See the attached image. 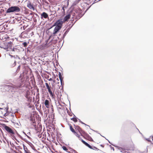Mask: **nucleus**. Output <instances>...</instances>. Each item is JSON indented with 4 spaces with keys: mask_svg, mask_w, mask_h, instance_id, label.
Returning a JSON list of instances; mask_svg holds the SVG:
<instances>
[{
    "mask_svg": "<svg viewBox=\"0 0 153 153\" xmlns=\"http://www.w3.org/2000/svg\"><path fill=\"white\" fill-rule=\"evenodd\" d=\"M29 43V42H25L22 43V45H23L24 47H26Z\"/></svg>",
    "mask_w": 153,
    "mask_h": 153,
    "instance_id": "18",
    "label": "nucleus"
},
{
    "mask_svg": "<svg viewBox=\"0 0 153 153\" xmlns=\"http://www.w3.org/2000/svg\"><path fill=\"white\" fill-rule=\"evenodd\" d=\"M81 133L85 135L86 136L88 137L89 139H90L91 140L92 139L91 137H90L88 134H87L86 133H85V132L82 129L80 133L81 134Z\"/></svg>",
    "mask_w": 153,
    "mask_h": 153,
    "instance_id": "12",
    "label": "nucleus"
},
{
    "mask_svg": "<svg viewBox=\"0 0 153 153\" xmlns=\"http://www.w3.org/2000/svg\"><path fill=\"white\" fill-rule=\"evenodd\" d=\"M120 152H123V153H126L125 152H123V151H120Z\"/></svg>",
    "mask_w": 153,
    "mask_h": 153,
    "instance_id": "54",
    "label": "nucleus"
},
{
    "mask_svg": "<svg viewBox=\"0 0 153 153\" xmlns=\"http://www.w3.org/2000/svg\"><path fill=\"white\" fill-rule=\"evenodd\" d=\"M111 149H113V151H114V148L113 147H111Z\"/></svg>",
    "mask_w": 153,
    "mask_h": 153,
    "instance_id": "40",
    "label": "nucleus"
},
{
    "mask_svg": "<svg viewBox=\"0 0 153 153\" xmlns=\"http://www.w3.org/2000/svg\"><path fill=\"white\" fill-rule=\"evenodd\" d=\"M7 46H5L7 48L6 49L9 48L11 50L13 47H12V42L11 41L8 42L7 43Z\"/></svg>",
    "mask_w": 153,
    "mask_h": 153,
    "instance_id": "8",
    "label": "nucleus"
},
{
    "mask_svg": "<svg viewBox=\"0 0 153 153\" xmlns=\"http://www.w3.org/2000/svg\"><path fill=\"white\" fill-rule=\"evenodd\" d=\"M108 142H109V143H110L111 144V143L110 142L109 140H108Z\"/></svg>",
    "mask_w": 153,
    "mask_h": 153,
    "instance_id": "57",
    "label": "nucleus"
},
{
    "mask_svg": "<svg viewBox=\"0 0 153 153\" xmlns=\"http://www.w3.org/2000/svg\"><path fill=\"white\" fill-rule=\"evenodd\" d=\"M16 140L18 142H19V140H18L17 139Z\"/></svg>",
    "mask_w": 153,
    "mask_h": 153,
    "instance_id": "53",
    "label": "nucleus"
},
{
    "mask_svg": "<svg viewBox=\"0 0 153 153\" xmlns=\"http://www.w3.org/2000/svg\"><path fill=\"white\" fill-rule=\"evenodd\" d=\"M70 17L71 15L69 14H68L64 17L63 20L62 19V21H63L64 22H65L67 21H68L69 19L70 18Z\"/></svg>",
    "mask_w": 153,
    "mask_h": 153,
    "instance_id": "9",
    "label": "nucleus"
},
{
    "mask_svg": "<svg viewBox=\"0 0 153 153\" xmlns=\"http://www.w3.org/2000/svg\"><path fill=\"white\" fill-rule=\"evenodd\" d=\"M16 60H14V63L11 65L12 67H13L15 66L16 65Z\"/></svg>",
    "mask_w": 153,
    "mask_h": 153,
    "instance_id": "29",
    "label": "nucleus"
},
{
    "mask_svg": "<svg viewBox=\"0 0 153 153\" xmlns=\"http://www.w3.org/2000/svg\"><path fill=\"white\" fill-rule=\"evenodd\" d=\"M27 7L30 9H33V10L34 9L33 6L30 3L27 4Z\"/></svg>",
    "mask_w": 153,
    "mask_h": 153,
    "instance_id": "15",
    "label": "nucleus"
},
{
    "mask_svg": "<svg viewBox=\"0 0 153 153\" xmlns=\"http://www.w3.org/2000/svg\"><path fill=\"white\" fill-rule=\"evenodd\" d=\"M0 109H2V108H0Z\"/></svg>",
    "mask_w": 153,
    "mask_h": 153,
    "instance_id": "58",
    "label": "nucleus"
},
{
    "mask_svg": "<svg viewBox=\"0 0 153 153\" xmlns=\"http://www.w3.org/2000/svg\"><path fill=\"white\" fill-rule=\"evenodd\" d=\"M70 128L71 131L73 133H75V131L74 130V129L73 128L72 126L71 125L70 126Z\"/></svg>",
    "mask_w": 153,
    "mask_h": 153,
    "instance_id": "17",
    "label": "nucleus"
},
{
    "mask_svg": "<svg viewBox=\"0 0 153 153\" xmlns=\"http://www.w3.org/2000/svg\"><path fill=\"white\" fill-rule=\"evenodd\" d=\"M33 14V13H31L30 14V15H32Z\"/></svg>",
    "mask_w": 153,
    "mask_h": 153,
    "instance_id": "52",
    "label": "nucleus"
},
{
    "mask_svg": "<svg viewBox=\"0 0 153 153\" xmlns=\"http://www.w3.org/2000/svg\"><path fill=\"white\" fill-rule=\"evenodd\" d=\"M51 87H50V86H49V87H47V89H48V90H49V89H51Z\"/></svg>",
    "mask_w": 153,
    "mask_h": 153,
    "instance_id": "37",
    "label": "nucleus"
},
{
    "mask_svg": "<svg viewBox=\"0 0 153 153\" xmlns=\"http://www.w3.org/2000/svg\"><path fill=\"white\" fill-rule=\"evenodd\" d=\"M95 131V132H96V133H97V132H98V131Z\"/></svg>",
    "mask_w": 153,
    "mask_h": 153,
    "instance_id": "55",
    "label": "nucleus"
},
{
    "mask_svg": "<svg viewBox=\"0 0 153 153\" xmlns=\"http://www.w3.org/2000/svg\"><path fill=\"white\" fill-rule=\"evenodd\" d=\"M64 23L62 21V19H60L58 20L53 25V26H58L59 27L61 28L63 24Z\"/></svg>",
    "mask_w": 153,
    "mask_h": 153,
    "instance_id": "4",
    "label": "nucleus"
},
{
    "mask_svg": "<svg viewBox=\"0 0 153 153\" xmlns=\"http://www.w3.org/2000/svg\"><path fill=\"white\" fill-rule=\"evenodd\" d=\"M20 65H19L18 66V68H17V70H19L20 69Z\"/></svg>",
    "mask_w": 153,
    "mask_h": 153,
    "instance_id": "38",
    "label": "nucleus"
},
{
    "mask_svg": "<svg viewBox=\"0 0 153 153\" xmlns=\"http://www.w3.org/2000/svg\"><path fill=\"white\" fill-rule=\"evenodd\" d=\"M6 109L7 111L8 110V107H7L6 108Z\"/></svg>",
    "mask_w": 153,
    "mask_h": 153,
    "instance_id": "45",
    "label": "nucleus"
},
{
    "mask_svg": "<svg viewBox=\"0 0 153 153\" xmlns=\"http://www.w3.org/2000/svg\"><path fill=\"white\" fill-rule=\"evenodd\" d=\"M81 139V141L82 142V143L84 144L86 146H87L88 145V143L86 142L83 139H82V138H80Z\"/></svg>",
    "mask_w": 153,
    "mask_h": 153,
    "instance_id": "16",
    "label": "nucleus"
},
{
    "mask_svg": "<svg viewBox=\"0 0 153 153\" xmlns=\"http://www.w3.org/2000/svg\"><path fill=\"white\" fill-rule=\"evenodd\" d=\"M67 152H68V153H73V152H70V151H67Z\"/></svg>",
    "mask_w": 153,
    "mask_h": 153,
    "instance_id": "44",
    "label": "nucleus"
},
{
    "mask_svg": "<svg viewBox=\"0 0 153 153\" xmlns=\"http://www.w3.org/2000/svg\"><path fill=\"white\" fill-rule=\"evenodd\" d=\"M4 87L5 88H8L10 90L11 89H16L19 88L20 86L16 85L11 84L10 85H4Z\"/></svg>",
    "mask_w": 153,
    "mask_h": 153,
    "instance_id": "5",
    "label": "nucleus"
},
{
    "mask_svg": "<svg viewBox=\"0 0 153 153\" xmlns=\"http://www.w3.org/2000/svg\"><path fill=\"white\" fill-rule=\"evenodd\" d=\"M12 137H13V139H14L15 140L16 139V138L15 137V136H14V134H13V135H10Z\"/></svg>",
    "mask_w": 153,
    "mask_h": 153,
    "instance_id": "33",
    "label": "nucleus"
},
{
    "mask_svg": "<svg viewBox=\"0 0 153 153\" xmlns=\"http://www.w3.org/2000/svg\"><path fill=\"white\" fill-rule=\"evenodd\" d=\"M15 124L16 125H17L18 126H19V124L18 123H15Z\"/></svg>",
    "mask_w": 153,
    "mask_h": 153,
    "instance_id": "41",
    "label": "nucleus"
},
{
    "mask_svg": "<svg viewBox=\"0 0 153 153\" xmlns=\"http://www.w3.org/2000/svg\"><path fill=\"white\" fill-rule=\"evenodd\" d=\"M55 42H56L57 41L56 40V41H55Z\"/></svg>",
    "mask_w": 153,
    "mask_h": 153,
    "instance_id": "60",
    "label": "nucleus"
},
{
    "mask_svg": "<svg viewBox=\"0 0 153 153\" xmlns=\"http://www.w3.org/2000/svg\"><path fill=\"white\" fill-rule=\"evenodd\" d=\"M87 147H88L90 149H93V150H94L95 149H94L93 148V146H91L89 144H88V145L87 146Z\"/></svg>",
    "mask_w": 153,
    "mask_h": 153,
    "instance_id": "27",
    "label": "nucleus"
},
{
    "mask_svg": "<svg viewBox=\"0 0 153 153\" xmlns=\"http://www.w3.org/2000/svg\"><path fill=\"white\" fill-rule=\"evenodd\" d=\"M62 13H63V11L64 12V11H65V9L64 8V7H62Z\"/></svg>",
    "mask_w": 153,
    "mask_h": 153,
    "instance_id": "36",
    "label": "nucleus"
},
{
    "mask_svg": "<svg viewBox=\"0 0 153 153\" xmlns=\"http://www.w3.org/2000/svg\"><path fill=\"white\" fill-rule=\"evenodd\" d=\"M111 145H112L113 146H114V147L117 148V149L119 150H120V149H122V148L121 147L118 146H116V145H113L112 144H111Z\"/></svg>",
    "mask_w": 153,
    "mask_h": 153,
    "instance_id": "23",
    "label": "nucleus"
},
{
    "mask_svg": "<svg viewBox=\"0 0 153 153\" xmlns=\"http://www.w3.org/2000/svg\"><path fill=\"white\" fill-rule=\"evenodd\" d=\"M101 146L102 147H103V146L102 145H101Z\"/></svg>",
    "mask_w": 153,
    "mask_h": 153,
    "instance_id": "56",
    "label": "nucleus"
},
{
    "mask_svg": "<svg viewBox=\"0 0 153 153\" xmlns=\"http://www.w3.org/2000/svg\"><path fill=\"white\" fill-rule=\"evenodd\" d=\"M21 48L19 46H15L10 50L11 53L14 55L18 54L21 51Z\"/></svg>",
    "mask_w": 153,
    "mask_h": 153,
    "instance_id": "1",
    "label": "nucleus"
},
{
    "mask_svg": "<svg viewBox=\"0 0 153 153\" xmlns=\"http://www.w3.org/2000/svg\"><path fill=\"white\" fill-rule=\"evenodd\" d=\"M43 18L45 19L48 18V15L45 12H43L41 14V18L43 19Z\"/></svg>",
    "mask_w": 153,
    "mask_h": 153,
    "instance_id": "6",
    "label": "nucleus"
},
{
    "mask_svg": "<svg viewBox=\"0 0 153 153\" xmlns=\"http://www.w3.org/2000/svg\"><path fill=\"white\" fill-rule=\"evenodd\" d=\"M34 22H36V19H35L34 20Z\"/></svg>",
    "mask_w": 153,
    "mask_h": 153,
    "instance_id": "47",
    "label": "nucleus"
},
{
    "mask_svg": "<svg viewBox=\"0 0 153 153\" xmlns=\"http://www.w3.org/2000/svg\"><path fill=\"white\" fill-rule=\"evenodd\" d=\"M10 56L11 57H13V56L12 55H10Z\"/></svg>",
    "mask_w": 153,
    "mask_h": 153,
    "instance_id": "48",
    "label": "nucleus"
},
{
    "mask_svg": "<svg viewBox=\"0 0 153 153\" xmlns=\"http://www.w3.org/2000/svg\"><path fill=\"white\" fill-rule=\"evenodd\" d=\"M16 131V134L17 135H18V136L22 140H23V138H22V137Z\"/></svg>",
    "mask_w": 153,
    "mask_h": 153,
    "instance_id": "24",
    "label": "nucleus"
},
{
    "mask_svg": "<svg viewBox=\"0 0 153 153\" xmlns=\"http://www.w3.org/2000/svg\"><path fill=\"white\" fill-rule=\"evenodd\" d=\"M27 143L33 150H34L35 151H37V150L35 149L34 145L32 143L28 141H27Z\"/></svg>",
    "mask_w": 153,
    "mask_h": 153,
    "instance_id": "10",
    "label": "nucleus"
},
{
    "mask_svg": "<svg viewBox=\"0 0 153 153\" xmlns=\"http://www.w3.org/2000/svg\"><path fill=\"white\" fill-rule=\"evenodd\" d=\"M153 137V136H152V138Z\"/></svg>",
    "mask_w": 153,
    "mask_h": 153,
    "instance_id": "61",
    "label": "nucleus"
},
{
    "mask_svg": "<svg viewBox=\"0 0 153 153\" xmlns=\"http://www.w3.org/2000/svg\"><path fill=\"white\" fill-rule=\"evenodd\" d=\"M71 152H74V153H78L75 150L73 149H71Z\"/></svg>",
    "mask_w": 153,
    "mask_h": 153,
    "instance_id": "31",
    "label": "nucleus"
},
{
    "mask_svg": "<svg viewBox=\"0 0 153 153\" xmlns=\"http://www.w3.org/2000/svg\"><path fill=\"white\" fill-rule=\"evenodd\" d=\"M71 120H73L74 122H77V118L76 117H74L71 118Z\"/></svg>",
    "mask_w": 153,
    "mask_h": 153,
    "instance_id": "19",
    "label": "nucleus"
},
{
    "mask_svg": "<svg viewBox=\"0 0 153 153\" xmlns=\"http://www.w3.org/2000/svg\"><path fill=\"white\" fill-rule=\"evenodd\" d=\"M84 124V125H86V126H89V127H90L88 125H87L86 124H85H85Z\"/></svg>",
    "mask_w": 153,
    "mask_h": 153,
    "instance_id": "51",
    "label": "nucleus"
},
{
    "mask_svg": "<svg viewBox=\"0 0 153 153\" xmlns=\"http://www.w3.org/2000/svg\"><path fill=\"white\" fill-rule=\"evenodd\" d=\"M22 132H23V133L24 134H25V136L27 135L26 134V133H25V132H24V131H23Z\"/></svg>",
    "mask_w": 153,
    "mask_h": 153,
    "instance_id": "42",
    "label": "nucleus"
},
{
    "mask_svg": "<svg viewBox=\"0 0 153 153\" xmlns=\"http://www.w3.org/2000/svg\"><path fill=\"white\" fill-rule=\"evenodd\" d=\"M26 136L28 138H30V137L29 136H28L27 135H26Z\"/></svg>",
    "mask_w": 153,
    "mask_h": 153,
    "instance_id": "46",
    "label": "nucleus"
},
{
    "mask_svg": "<svg viewBox=\"0 0 153 153\" xmlns=\"http://www.w3.org/2000/svg\"><path fill=\"white\" fill-rule=\"evenodd\" d=\"M0 48L5 49H7V47H5H5H4L2 45H0Z\"/></svg>",
    "mask_w": 153,
    "mask_h": 153,
    "instance_id": "30",
    "label": "nucleus"
},
{
    "mask_svg": "<svg viewBox=\"0 0 153 153\" xmlns=\"http://www.w3.org/2000/svg\"><path fill=\"white\" fill-rule=\"evenodd\" d=\"M13 57L15 58H16V59L18 58L19 59H20L19 57H18V56L17 55H16V56L15 55L13 56Z\"/></svg>",
    "mask_w": 153,
    "mask_h": 153,
    "instance_id": "32",
    "label": "nucleus"
},
{
    "mask_svg": "<svg viewBox=\"0 0 153 153\" xmlns=\"http://www.w3.org/2000/svg\"><path fill=\"white\" fill-rule=\"evenodd\" d=\"M23 147L24 149L25 153H29L30 152L29 150H28L27 147L24 144H23Z\"/></svg>",
    "mask_w": 153,
    "mask_h": 153,
    "instance_id": "13",
    "label": "nucleus"
},
{
    "mask_svg": "<svg viewBox=\"0 0 153 153\" xmlns=\"http://www.w3.org/2000/svg\"><path fill=\"white\" fill-rule=\"evenodd\" d=\"M22 22H24L23 21H21V22H20V23H22Z\"/></svg>",
    "mask_w": 153,
    "mask_h": 153,
    "instance_id": "50",
    "label": "nucleus"
},
{
    "mask_svg": "<svg viewBox=\"0 0 153 153\" xmlns=\"http://www.w3.org/2000/svg\"><path fill=\"white\" fill-rule=\"evenodd\" d=\"M50 96L52 97H53L54 96V94L53 93L52 91H51L49 92Z\"/></svg>",
    "mask_w": 153,
    "mask_h": 153,
    "instance_id": "28",
    "label": "nucleus"
},
{
    "mask_svg": "<svg viewBox=\"0 0 153 153\" xmlns=\"http://www.w3.org/2000/svg\"><path fill=\"white\" fill-rule=\"evenodd\" d=\"M78 120H79V122L80 123H81L82 124H85V123H84L83 122H82L81 121V120L80 119H78Z\"/></svg>",
    "mask_w": 153,
    "mask_h": 153,
    "instance_id": "35",
    "label": "nucleus"
},
{
    "mask_svg": "<svg viewBox=\"0 0 153 153\" xmlns=\"http://www.w3.org/2000/svg\"><path fill=\"white\" fill-rule=\"evenodd\" d=\"M68 30H66L64 33L63 36V38H64L65 36L66 35V34L68 33Z\"/></svg>",
    "mask_w": 153,
    "mask_h": 153,
    "instance_id": "26",
    "label": "nucleus"
},
{
    "mask_svg": "<svg viewBox=\"0 0 153 153\" xmlns=\"http://www.w3.org/2000/svg\"><path fill=\"white\" fill-rule=\"evenodd\" d=\"M48 92H51V91H52L51 90V89H49V90H48Z\"/></svg>",
    "mask_w": 153,
    "mask_h": 153,
    "instance_id": "39",
    "label": "nucleus"
},
{
    "mask_svg": "<svg viewBox=\"0 0 153 153\" xmlns=\"http://www.w3.org/2000/svg\"><path fill=\"white\" fill-rule=\"evenodd\" d=\"M61 28L58 26H56L54 29L53 34L54 36L59 31Z\"/></svg>",
    "mask_w": 153,
    "mask_h": 153,
    "instance_id": "7",
    "label": "nucleus"
},
{
    "mask_svg": "<svg viewBox=\"0 0 153 153\" xmlns=\"http://www.w3.org/2000/svg\"><path fill=\"white\" fill-rule=\"evenodd\" d=\"M52 80V79L51 78H50L49 79V80L50 81H51Z\"/></svg>",
    "mask_w": 153,
    "mask_h": 153,
    "instance_id": "43",
    "label": "nucleus"
},
{
    "mask_svg": "<svg viewBox=\"0 0 153 153\" xmlns=\"http://www.w3.org/2000/svg\"><path fill=\"white\" fill-rule=\"evenodd\" d=\"M62 148L63 150H64L66 152H67V151L68 150V149H67V147L65 146H63L62 147Z\"/></svg>",
    "mask_w": 153,
    "mask_h": 153,
    "instance_id": "22",
    "label": "nucleus"
},
{
    "mask_svg": "<svg viewBox=\"0 0 153 153\" xmlns=\"http://www.w3.org/2000/svg\"><path fill=\"white\" fill-rule=\"evenodd\" d=\"M71 106V104H70V106Z\"/></svg>",
    "mask_w": 153,
    "mask_h": 153,
    "instance_id": "59",
    "label": "nucleus"
},
{
    "mask_svg": "<svg viewBox=\"0 0 153 153\" xmlns=\"http://www.w3.org/2000/svg\"><path fill=\"white\" fill-rule=\"evenodd\" d=\"M74 134H75V135L77 137H78V138H79V140H81V139L80 138H81L80 137V135L78 134H77V133H76V132H75V133H74Z\"/></svg>",
    "mask_w": 153,
    "mask_h": 153,
    "instance_id": "21",
    "label": "nucleus"
},
{
    "mask_svg": "<svg viewBox=\"0 0 153 153\" xmlns=\"http://www.w3.org/2000/svg\"><path fill=\"white\" fill-rule=\"evenodd\" d=\"M59 78L61 83L62 85V82L63 81V77L62 76V74L61 72H59Z\"/></svg>",
    "mask_w": 153,
    "mask_h": 153,
    "instance_id": "11",
    "label": "nucleus"
},
{
    "mask_svg": "<svg viewBox=\"0 0 153 153\" xmlns=\"http://www.w3.org/2000/svg\"><path fill=\"white\" fill-rule=\"evenodd\" d=\"M93 148L94 149H95L94 150H96L97 151H98V150H99L100 151V152H103L101 150H100L99 149H98V148H97L96 147L94 146H93Z\"/></svg>",
    "mask_w": 153,
    "mask_h": 153,
    "instance_id": "25",
    "label": "nucleus"
},
{
    "mask_svg": "<svg viewBox=\"0 0 153 153\" xmlns=\"http://www.w3.org/2000/svg\"><path fill=\"white\" fill-rule=\"evenodd\" d=\"M45 85H46V87H47L49 86L48 84L47 83H45Z\"/></svg>",
    "mask_w": 153,
    "mask_h": 153,
    "instance_id": "34",
    "label": "nucleus"
},
{
    "mask_svg": "<svg viewBox=\"0 0 153 153\" xmlns=\"http://www.w3.org/2000/svg\"><path fill=\"white\" fill-rule=\"evenodd\" d=\"M20 11V8L17 6H11L6 10L7 13L19 12Z\"/></svg>",
    "mask_w": 153,
    "mask_h": 153,
    "instance_id": "2",
    "label": "nucleus"
},
{
    "mask_svg": "<svg viewBox=\"0 0 153 153\" xmlns=\"http://www.w3.org/2000/svg\"><path fill=\"white\" fill-rule=\"evenodd\" d=\"M76 128H77L78 130L80 132V133H81V131L82 130L81 128H80V127H79V126H76Z\"/></svg>",
    "mask_w": 153,
    "mask_h": 153,
    "instance_id": "20",
    "label": "nucleus"
},
{
    "mask_svg": "<svg viewBox=\"0 0 153 153\" xmlns=\"http://www.w3.org/2000/svg\"><path fill=\"white\" fill-rule=\"evenodd\" d=\"M1 126L10 135H13L15 134V133L13 129L9 126H7L5 124H2Z\"/></svg>",
    "mask_w": 153,
    "mask_h": 153,
    "instance_id": "3",
    "label": "nucleus"
},
{
    "mask_svg": "<svg viewBox=\"0 0 153 153\" xmlns=\"http://www.w3.org/2000/svg\"><path fill=\"white\" fill-rule=\"evenodd\" d=\"M35 14L36 16H38V15L37 13H35Z\"/></svg>",
    "mask_w": 153,
    "mask_h": 153,
    "instance_id": "49",
    "label": "nucleus"
},
{
    "mask_svg": "<svg viewBox=\"0 0 153 153\" xmlns=\"http://www.w3.org/2000/svg\"><path fill=\"white\" fill-rule=\"evenodd\" d=\"M49 100H45V101L44 104L46 106V107L47 108H49Z\"/></svg>",
    "mask_w": 153,
    "mask_h": 153,
    "instance_id": "14",
    "label": "nucleus"
}]
</instances>
